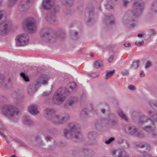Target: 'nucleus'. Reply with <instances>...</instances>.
<instances>
[{"mask_svg": "<svg viewBox=\"0 0 157 157\" xmlns=\"http://www.w3.org/2000/svg\"><path fill=\"white\" fill-rule=\"evenodd\" d=\"M149 104L152 108H154L155 109H157V103L155 104L152 101H149Z\"/></svg>", "mask_w": 157, "mask_h": 157, "instance_id": "nucleus-37", "label": "nucleus"}, {"mask_svg": "<svg viewBox=\"0 0 157 157\" xmlns=\"http://www.w3.org/2000/svg\"><path fill=\"white\" fill-rule=\"evenodd\" d=\"M144 44V42L143 41H139L136 42H135V44L138 46H140L143 45Z\"/></svg>", "mask_w": 157, "mask_h": 157, "instance_id": "nucleus-43", "label": "nucleus"}, {"mask_svg": "<svg viewBox=\"0 0 157 157\" xmlns=\"http://www.w3.org/2000/svg\"><path fill=\"white\" fill-rule=\"evenodd\" d=\"M124 130L125 132L127 134L134 136L136 132L137 129L134 126L127 125L125 126Z\"/></svg>", "mask_w": 157, "mask_h": 157, "instance_id": "nucleus-11", "label": "nucleus"}, {"mask_svg": "<svg viewBox=\"0 0 157 157\" xmlns=\"http://www.w3.org/2000/svg\"><path fill=\"white\" fill-rule=\"evenodd\" d=\"M23 122L25 124L28 125H32L33 124V121L31 120L29 117L27 116H25L24 117Z\"/></svg>", "mask_w": 157, "mask_h": 157, "instance_id": "nucleus-18", "label": "nucleus"}, {"mask_svg": "<svg viewBox=\"0 0 157 157\" xmlns=\"http://www.w3.org/2000/svg\"><path fill=\"white\" fill-rule=\"evenodd\" d=\"M140 62V60H137L134 61L132 64L131 67L132 69H136L139 67Z\"/></svg>", "mask_w": 157, "mask_h": 157, "instance_id": "nucleus-21", "label": "nucleus"}, {"mask_svg": "<svg viewBox=\"0 0 157 157\" xmlns=\"http://www.w3.org/2000/svg\"><path fill=\"white\" fill-rule=\"evenodd\" d=\"M78 33L75 32L74 33L71 34V37L74 40H76L78 38Z\"/></svg>", "mask_w": 157, "mask_h": 157, "instance_id": "nucleus-39", "label": "nucleus"}, {"mask_svg": "<svg viewBox=\"0 0 157 157\" xmlns=\"http://www.w3.org/2000/svg\"><path fill=\"white\" fill-rule=\"evenodd\" d=\"M96 136V133L95 132H92L88 134V137L91 140H92L95 139Z\"/></svg>", "mask_w": 157, "mask_h": 157, "instance_id": "nucleus-26", "label": "nucleus"}, {"mask_svg": "<svg viewBox=\"0 0 157 157\" xmlns=\"http://www.w3.org/2000/svg\"><path fill=\"white\" fill-rule=\"evenodd\" d=\"M69 116L68 115H65L64 116L62 117L61 116V119L62 121V123L66 122L69 118Z\"/></svg>", "mask_w": 157, "mask_h": 157, "instance_id": "nucleus-32", "label": "nucleus"}, {"mask_svg": "<svg viewBox=\"0 0 157 157\" xmlns=\"http://www.w3.org/2000/svg\"><path fill=\"white\" fill-rule=\"evenodd\" d=\"M17 1V0H9L8 4L9 6H11L15 4Z\"/></svg>", "mask_w": 157, "mask_h": 157, "instance_id": "nucleus-38", "label": "nucleus"}, {"mask_svg": "<svg viewBox=\"0 0 157 157\" xmlns=\"http://www.w3.org/2000/svg\"><path fill=\"white\" fill-rule=\"evenodd\" d=\"M115 139L114 137H111L110 138L109 140H106L105 141V143L106 144H110L112 141L114 140Z\"/></svg>", "mask_w": 157, "mask_h": 157, "instance_id": "nucleus-41", "label": "nucleus"}, {"mask_svg": "<svg viewBox=\"0 0 157 157\" xmlns=\"http://www.w3.org/2000/svg\"><path fill=\"white\" fill-rule=\"evenodd\" d=\"M91 56V57H93L94 56V55L93 54H92L91 55V56Z\"/></svg>", "mask_w": 157, "mask_h": 157, "instance_id": "nucleus-61", "label": "nucleus"}, {"mask_svg": "<svg viewBox=\"0 0 157 157\" xmlns=\"http://www.w3.org/2000/svg\"><path fill=\"white\" fill-rule=\"evenodd\" d=\"M46 19L48 21L52 24H54L55 21H56L55 17H52V16H49V17L48 16Z\"/></svg>", "mask_w": 157, "mask_h": 157, "instance_id": "nucleus-31", "label": "nucleus"}, {"mask_svg": "<svg viewBox=\"0 0 157 157\" xmlns=\"http://www.w3.org/2000/svg\"><path fill=\"white\" fill-rule=\"evenodd\" d=\"M16 45L17 46H23L27 45L29 42V38L28 35L22 34L18 36L16 38Z\"/></svg>", "mask_w": 157, "mask_h": 157, "instance_id": "nucleus-7", "label": "nucleus"}, {"mask_svg": "<svg viewBox=\"0 0 157 157\" xmlns=\"http://www.w3.org/2000/svg\"><path fill=\"white\" fill-rule=\"evenodd\" d=\"M12 85V82L10 79L5 80L2 77H0V87L3 86L7 88H10Z\"/></svg>", "mask_w": 157, "mask_h": 157, "instance_id": "nucleus-12", "label": "nucleus"}, {"mask_svg": "<svg viewBox=\"0 0 157 157\" xmlns=\"http://www.w3.org/2000/svg\"><path fill=\"white\" fill-rule=\"evenodd\" d=\"M134 136L140 138H143L144 137V135L142 132H138L137 130Z\"/></svg>", "mask_w": 157, "mask_h": 157, "instance_id": "nucleus-29", "label": "nucleus"}, {"mask_svg": "<svg viewBox=\"0 0 157 157\" xmlns=\"http://www.w3.org/2000/svg\"><path fill=\"white\" fill-rule=\"evenodd\" d=\"M147 113L149 117L145 115L141 116L138 121V123L140 124H144L148 121L151 120V125H146L143 128L144 129L148 132H151L150 136L154 138L157 135V132L156 131V127L155 125L154 122L152 120H154L157 122V114H155L151 111H147Z\"/></svg>", "mask_w": 157, "mask_h": 157, "instance_id": "nucleus-1", "label": "nucleus"}, {"mask_svg": "<svg viewBox=\"0 0 157 157\" xmlns=\"http://www.w3.org/2000/svg\"><path fill=\"white\" fill-rule=\"evenodd\" d=\"M149 34L150 35L154 34L155 33V29H151L149 31Z\"/></svg>", "mask_w": 157, "mask_h": 157, "instance_id": "nucleus-45", "label": "nucleus"}, {"mask_svg": "<svg viewBox=\"0 0 157 157\" xmlns=\"http://www.w3.org/2000/svg\"><path fill=\"white\" fill-rule=\"evenodd\" d=\"M4 12L3 11L0 10V20L2 18V17L3 16L4 14ZM1 21L0 20V21Z\"/></svg>", "mask_w": 157, "mask_h": 157, "instance_id": "nucleus-51", "label": "nucleus"}, {"mask_svg": "<svg viewBox=\"0 0 157 157\" xmlns=\"http://www.w3.org/2000/svg\"><path fill=\"white\" fill-rule=\"evenodd\" d=\"M50 94V92H43V94L44 96L48 95Z\"/></svg>", "mask_w": 157, "mask_h": 157, "instance_id": "nucleus-54", "label": "nucleus"}, {"mask_svg": "<svg viewBox=\"0 0 157 157\" xmlns=\"http://www.w3.org/2000/svg\"><path fill=\"white\" fill-rule=\"evenodd\" d=\"M145 75V74L144 73V72L142 71H140V76L143 77H144Z\"/></svg>", "mask_w": 157, "mask_h": 157, "instance_id": "nucleus-53", "label": "nucleus"}, {"mask_svg": "<svg viewBox=\"0 0 157 157\" xmlns=\"http://www.w3.org/2000/svg\"><path fill=\"white\" fill-rule=\"evenodd\" d=\"M117 112L118 115L121 118L124 119L125 121H127L128 119L126 115L122 112V111L120 109L118 110Z\"/></svg>", "mask_w": 157, "mask_h": 157, "instance_id": "nucleus-27", "label": "nucleus"}, {"mask_svg": "<svg viewBox=\"0 0 157 157\" xmlns=\"http://www.w3.org/2000/svg\"><path fill=\"white\" fill-rule=\"evenodd\" d=\"M113 58H114V57L113 56H112V55L111 56L109 57V58L108 59V62L109 63H111V62H112V61H113Z\"/></svg>", "mask_w": 157, "mask_h": 157, "instance_id": "nucleus-47", "label": "nucleus"}, {"mask_svg": "<svg viewBox=\"0 0 157 157\" xmlns=\"http://www.w3.org/2000/svg\"><path fill=\"white\" fill-rule=\"evenodd\" d=\"M102 65V62L99 60H98L94 62V66L95 68L98 69L101 67Z\"/></svg>", "mask_w": 157, "mask_h": 157, "instance_id": "nucleus-24", "label": "nucleus"}, {"mask_svg": "<svg viewBox=\"0 0 157 157\" xmlns=\"http://www.w3.org/2000/svg\"><path fill=\"white\" fill-rule=\"evenodd\" d=\"M138 36L140 37H142L143 36V34H139L138 35Z\"/></svg>", "mask_w": 157, "mask_h": 157, "instance_id": "nucleus-57", "label": "nucleus"}, {"mask_svg": "<svg viewBox=\"0 0 157 157\" xmlns=\"http://www.w3.org/2000/svg\"><path fill=\"white\" fill-rule=\"evenodd\" d=\"M20 75L25 81L28 82L29 81V79L28 77L27 76H26L25 73L21 72L20 73Z\"/></svg>", "mask_w": 157, "mask_h": 157, "instance_id": "nucleus-33", "label": "nucleus"}, {"mask_svg": "<svg viewBox=\"0 0 157 157\" xmlns=\"http://www.w3.org/2000/svg\"><path fill=\"white\" fill-rule=\"evenodd\" d=\"M117 121L116 120H113L111 121V124L113 125H114L117 123Z\"/></svg>", "mask_w": 157, "mask_h": 157, "instance_id": "nucleus-55", "label": "nucleus"}, {"mask_svg": "<svg viewBox=\"0 0 157 157\" xmlns=\"http://www.w3.org/2000/svg\"><path fill=\"white\" fill-rule=\"evenodd\" d=\"M88 111L86 109H85L82 110L80 113V115L83 118L86 117L88 115Z\"/></svg>", "mask_w": 157, "mask_h": 157, "instance_id": "nucleus-30", "label": "nucleus"}, {"mask_svg": "<svg viewBox=\"0 0 157 157\" xmlns=\"http://www.w3.org/2000/svg\"><path fill=\"white\" fill-rule=\"evenodd\" d=\"M10 157H15V155H12V156H10Z\"/></svg>", "mask_w": 157, "mask_h": 157, "instance_id": "nucleus-62", "label": "nucleus"}, {"mask_svg": "<svg viewBox=\"0 0 157 157\" xmlns=\"http://www.w3.org/2000/svg\"><path fill=\"white\" fill-rule=\"evenodd\" d=\"M128 3V0H124V1L123 4L125 6H126Z\"/></svg>", "mask_w": 157, "mask_h": 157, "instance_id": "nucleus-50", "label": "nucleus"}, {"mask_svg": "<svg viewBox=\"0 0 157 157\" xmlns=\"http://www.w3.org/2000/svg\"><path fill=\"white\" fill-rule=\"evenodd\" d=\"M40 35L41 38L46 41L52 43L56 40V35L53 36V34H49L48 31L46 29L42 30Z\"/></svg>", "mask_w": 157, "mask_h": 157, "instance_id": "nucleus-6", "label": "nucleus"}, {"mask_svg": "<svg viewBox=\"0 0 157 157\" xmlns=\"http://www.w3.org/2000/svg\"><path fill=\"white\" fill-rule=\"evenodd\" d=\"M0 23V34L4 36L7 34L8 29L10 27L11 23L6 21H3Z\"/></svg>", "mask_w": 157, "mask_h": 157, "instance_id": "nucleus-9", "label": "nucleus"}, {"mask_svg": "<svg viewBox=\"0 0 157 157\" xmlns=\"http://www.w3.org/2000/svg\"><path fill=\"white\" fill-rule=\"evenodd\" d=\"M54 123L56 124H62V121L61 119V116L56 115L52 117L51 118H49Z\"/></svg>", "mask_w": 157, "mask_h": 157, "instance_id": "nucleus-13", "label": "nucleus"}, {"mask_svg": "<svg viewBox=\"0 0 157 157\" xmlns=\"http://www.w3.org/2000/svg\"><path fill=\"white\" fill-rule=\"evenodd\" d=\"M139 147L145 149L142 151V152L143 153L146 152L147 151L149 150L150 148V146L146 144H140L139 146Z\"/></svg>", "mask_w": 157, "mask_h": 157, "instance_id": "nucleus-20", "label": "nucleus"}, {"mask_svg": "<svg viewBox=\"0 0 157 157\" xmlns=\"http://www.w3.org/2000/svg\"><path fill=\"white\" fill-rule=\"evenodd\" d=\"M144 9V2H140L138 1L135 2L133 4L132 9L130 14L132 15V18H128V22L132 26L136 22L137 17L140 16Z\"/></svg>", "mask_w": 157, "mask_h": 157, "instance_id": "nucleus-3", "label": "nucleus"}, {"mask_svg": "<svg viewBox=\"0 0 157 157\" xmlns=\"http://www.w3.org/2000/svg\"><path fill=\"white\" fill-rule=\"evenodd\" d=\"M52 0H45L43 1L42 3V7L45 9H50L52 6L51 3Z\"/></svg>", "mask_w": 157, "mask_h": 157, "instance_id": "nucleus-14", "label": "nucleus"}, {"mask_svg": "<svg viewBox=\"0 0 157 157\" xmlns=\"http://www.w3.org/2000/svg\"><path fill=\"white\" fill-rule=\"evenodd\" d=\"M119 155L117 157H128V153L123 149H122L121 151L117 152Z\"/></svg>", "mask_w": 157, "mask_h": 157, "instance_id": "nucleus-19", "label": "nucleus"}, {"mask_svg": "<svg viewBox=\"0 0 157 157\" xmlns=\"http://www.w3.org/2000/svg\"><path fill=\"white\" fill-rule=\"evenodd\" d=\"M12 96L17 100H20L23 97V96H20L19 94L17 93L16 92H13L12 94Z\"/></svg>", "mask_w": 157, "mask_h": 157, "instance_id": "nucleus-25", "label": "nucleus"}, {"mask_svg": "<svg viewBox=\"0 0 157 157\" xmlns=\"http://www.w3.org/2000/svg\"><path fill=\"white\" fill-rule=\"evenodd\" d=\"M131 45L130 43L129 42H127L124 43V46L125 47H128L130 46Z\"/></svg>", "mask_w": 157, "mask_h": 157, "instance_id": "nucleus-52", "label": "nucleus"}, {"mask_svg": "<svg viewBox=\"0 0 157 157\" xmlns=\"http://www.w3.org/2000/svg\"><path fill=\"white\" fill-rule=\"evenodd\" d=\"M125 144L127 145V148L129 146V144L128 142V141L125 142Z\"/></svg>", "mask_w": 157, "mask_h": 157, "instance_id": "nucleus-58", "label": "nucleus"}, {"mask_svg": "<svg viewBox=\"0 0 157 157\" xmlns=\"http://www.w3.org/2000/svg\"><path fill=\"white\" fill-rule=\"evenodd\" d=\"M29 2V0H28L27 2Z\"/></svg>", "mask_w": 157, "mask_h": 157, "instance_id": "nucleus-64", "label": "nucleus"}, {"mask_svg": "<svg viewBox=\"0 0 157 157\" xmlns=\"http://www.w3.org/2000/svg\"><path fill=\"white\" fill-rule=\"evenodd\" d=\"M44 115L45 117H48L51 116L53 113L56 112V110L53 109L46 108L44 111Z\"/></svg>", "mask_w": 157, "mask_h": 157, "instance_id": "nucleus-15", "label": "nucleus"}, {"mask_svg": "<svg viewBox=\"0 0 157 157\" xmlns=\"http://www.w3.org/2000/svg\"><path fill=\"white\" fill-rule=\"evenodd\" d=\"M68 129H64V135L66 138L78 139L82 138L80 125L78 123H69L68 124Z\"/></svg>", "mask_w": 157, "mask_h": 157, "instance_id": "nucleus-2", "label": "nucleus"}, {"mask_svg": "<svg viewBox=\"0 0 157 157\" xmlns=\"http://www.w3.org/2000/svg\"><path fill=\"white\" fill-rule=\"evenodd\" d=\"M105 110L104 109H101V111L103 113H104L105 112Z\"/></svg>", "mask_w": 157, "mask_h": 157, "instance_id": "nucleus-59", "label": "nucleus"}, {"mask_svg": "<svg viewBox=\"0 0 157 157\" xmlns=\"http://www.w3.org/2000/svg\"><path fill=\"white\" fill-rule=\"evenodd\" d=\"M29 111L33 114H36L39 113L37 106L34 105H32L29 106Z\"/></svg>", "mask_w": 157, "mask_h": 157, "instance_id": "nucleus-16", "label": "nucleus"}, {"mask_svg": "<svg viewBox=\"0 0 157 157\" xmlns=\"http://www.w3.org/2000/svg\"><path fill=\"white\" fill-rule=\"evenodd\" d=\"M51 138L48 136H47L45 137V139L47 141H48L51 140Z\"/></svg>", "mask_w": 157, "mask_h": 157, "instance_id": "nucleus-56", "label": "nucleus"}, {"mask_svg": "<svg viewBox=\"0 0 157 157\" xmlns=\"http://www.w3.org/2000/svg\"><path fill=\"white\" fill-rule=\"evenodd\" d=\"M122 74L124 75H126L128 74V71L126 70H125L122 71Z\"/></svg>", "mask_w": 157, "mask_h": 157, "instance_id": "nucleus-46", "label": "nucleus"}, {"mask_svg": "<svg viewBox=\"0 0 157 157\" xmlns=\"http://www.w3.org/2000/svg\"><path fill=\"white\" fill-rule=\"evenodd\" d=\"M66 98V94L60 88L55 92L53 100L55 104L59 105L64 101Z\"/></svg>", "mask_w": 157, "mask_h": 157, "instance_id": "nucleus-5", "label": "nucleus"}, {"mask_svg": "<svg viewBox=\"0 0 157 157\" xmlns=\"http://www.w3.org/2000/svg\"><path fill=\"white\" fill-rule=\"evenodd\" d=\"M70 88L73 90H75L77 87L76 84L75 82H70L68 84Z\"/></svg>", "mask_w": 157, "mask_h": 157, "instance_id": "nucleus-28", "label": "nucleus"}, {"mask_svg": "<svg viewBox=\"0 0 157 157\" xmlns=\"http://www.w3.org/2000/svg\"><path fill=\"white\" fill-rule=\"evenodd\" d=\"M151 62L150 61L148 60L147 61V62L146 64V65L145 66V67L146 68H147L148 67H150L151 65Z\"/></svg>", "mask_w": 157, "mask_h": 157, "instance_id": "nucleus-42", "label": "nucleus"}, {"mask_svg": "<svg viewBox=\"0 0 157 157\" xmlns=\"http://www.w3.org/2000/svg\"><path fill=\"white\" fill-rule=\"evenodd\" d=\"M75 102V101L72 99H69L64 104V107L65 108H68V106H71Z\"/></svg>", "mask_w": 157, "mask_h": 157, "instance_id": "nucleus-22", "label": "nucleus"}, {"mask_svg": "<svg viewBox=\"0 0 157 157\" xmlns=\"http://www.w3.org/2000/svg\"><path fill=\"white\" fill-rule=\"evenodd\" d=\"M92 151L91 150L88 149H85L83 151V154L86 155V156H89V154Z\"/></svg>", "mask_w": 157, "mask_h": 157, "instance_id": "nucleus-36", "label": "nucleus"}, {"mask_svg": "<svg viewBox=\"0 0 157 157\" xmlns=\"http://www.w3.org/2000/svg\"><path fill=\"white\" fill-rule=\"evenodd\" d=\"M105 8L107 9H111L113 8V7L112 6L110 5L108 3L105 5Z\"/></svg>", "mask_w": 157, "mask_h": 157, "instance_id": "nucleus-44", "label": "nucleus"}, {"mask_svg": "<svg viewBox=\"0 0 157 157\" xmlns=\"http://www.w3.org/2000/svg\"><path fill=\"white\" fill-rule=\"evenodd\" d=\"M63 4H69L70 5H72L73 3V0H60Z\"/></svg>", "mask_w": 157, "mask_h": 157, "instance_id": "nucleus-34", "label": "nucleus"}, {"mask_svg": "<svg viewBox=\"0 0 157 157\" xmlns=\"http://www.w3.org/2000/svg\"><path fill=\"white\" fill-rule=\"evenodd\" d=\"M6 98L4 96L0 97V109H2V112L6 115L11 117L10 118H13L17 115L19 113L18 109L12 105H5L3 106V103L6 101Z\"/></svg>", "mask_w": 157, "mask_h": 157, "instance_id": "nucleus-4", "label": "nucleus"}, {"mask_svg": "<svg viewBox=\"0 0 157 157\" xmlns=\"http://www.w3.org/2000/svg\"><path fill=\"white\" fill-rule=\"evenodd\" d=\"M135 86L132 85H131L128 86V88L131 90H133L135 89Z\"/></svg>", "mask_w": 157, "mask_h": 157, "instance_id": "nucleus-48", "label": "nucleus"}, {"mask_svg": "<svg viewBox=\"0 0 157 157\" xmlns=\"http://www.w3.org/2000/svg\"><path fill=\"white\" fill-rule=\"evenodd\" d=\"M105 18L106 19L105 22L107 23L108 25H111L114 24V19L112 15L110 16H106Z\"/></svg>", "mask_w": 157, "mask_h": 157, "instance_id": "nucleus-17", "label": "nucleus"}, {"mask_svg": "<svg viewBox=\"0 0 157 157\" xmlns=\"http://www.w3.org/2000/svg\"><path fill=\"white\" fill-rule=\"evenodd\" d=\"M115 71L113 70V71H106V77H110L113 75V74L115 73Z\"/></svg>", "mask_w": 157, "mask_h": 157, "instance_id": "nucleus-35", "label": "nucleus"}, {"mask_svg": "<svg viewBox=\"0 0 157 157\" xmlns=\"http://www.w3.org/2000/svg\"><path fill=\"white\" fill-rule=\"evenodd\" d=\"M27 5V4L25 5H24L23 6H22V8H24V7H25Z\"/></svg>", "mask_w": 157, "mask_h": 157, "instance_id": "nucleus-60", "label": "nucleus"}, {"mask_svg": "<svg viewBox=\"0 0 157 157\" xmlns=\"http://www.w3.org/2000/svg\"><path fill=\"white\" fill-rule=\"evenodd\" d=\"M151 9L153 12L155 13L157 12V0L153 2Z\"/></svg>", "mask_w": 157, "mask_h": 157, "instance_id": "nucleus-23", "label": "nucleus"}, {"mask_svg": "<svg viewBox=\"0 0 157 157\" xmlns=\"http://www.w3.org/2000/svg\"><path fill=\"white\" fill-rule=\"evenodd\" d=\"M96 75H95V76H94V75H93V76H92V77H96Z\"/></svg>", "mask_w": 157, "mask_h": 157, "instance_id": "nucleus-63", "label": "nucleus"}, {"mask_svg": "<svg viewBox=\"0 0 157 157\" xmlns=\"http://www.w3.org/2000/svg\"><path fill=\"white\" fill-rule=\"evenodd\" d=\"M59 7L58 6H56L55 7H54L53 8V11L54 12V13H56L57 12L59 11Z\"/></svg>", "mask_w": 157, "mask_h": 157, "instance_id": "nucleus-49", "label": "nucleus"}, {"mask_svg": "<svg viewBox=\"0 0 157 157\" xmlns=\"http://www.w3.org/2000/svg\"><path fill=\"white\" fill-rule=\"evenodd\" d=\"M139 113L136 111H133L131 114V116L133 119H134V117H137Z\"/></svg>", "mask_w": 157, "mask_h": 157, "instance_id": "nucleus-40", "label": "nucleus"}, {"mask_svg": "<svg viewBox=\"0 0 157 157\" xmlns=\"http://www.w3.org/2000/svg\"><path fill=\"white\" fill-rule=\"evenodd\" d=\"M48 80V78L46 75H42L38 78L36 83L34 85L36 87L40 86L41 84H46Z\"/></svg>", "mask_w": 157, "mask_h": 157, "instance_id": "nucleus-10", "label": "nucleus"}, {"mask_svg": "<svg viewBox=\"0 0 157 157\" xmlns=\"http://www.w3.org/2000/svg\"><path fill=\"white\" fill-rule=\"evenodd\" d=\"M25 25L29 32L33 33L36 31V22L34 19L33 18H30L28 19Z\"/></svg>", "mask_w": 157, "mask_h": 157, "instance_id": "nucleus-8", "label": "nucleus"}]
</instances>
